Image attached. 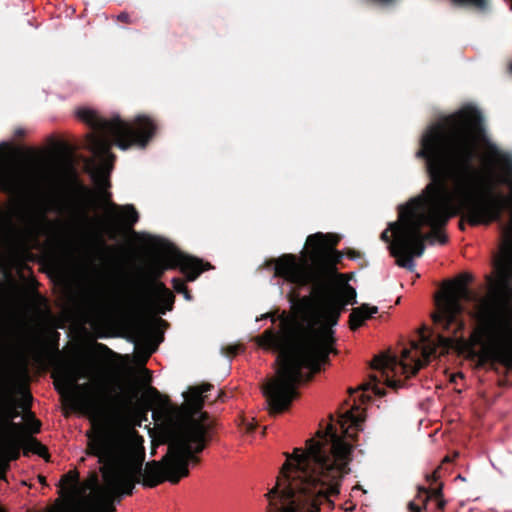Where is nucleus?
<instances>
[{
    "mask_svg": "<svg viewBox=\"0 0 512 512\" xmlns=\"http://www.w3.org/2000/svg\"><path fill=\"white\" fill-rule=\"evenodd\" d=\"M15 411H10L0 420V478L8 467V462L19 456L20 446L24 443L26 432L21 424L14 423Z\"/></svg>",
    "mask_w": 512,
    "mask_h": 512,
    "instance_id": "nucleus-11",
    "label": "nucleus"
},
{
    "mask_svg": "<svg viewBox=\"0 0 512 512\" xmlns=\"http://www.w3.org/2000/svg\"><path fill=\"white\" fill-rule=\"evenodd\" d=\"M82 269H83V273L85 274V276H86L87 278H89V277H90V275L92 274V273H91V271H89V265L84 264V265H83V267H82Z\"/></svg>",
    "mask_w": 512,
    "mask_h": 512,
    "instance_id": "nucleus-21",
    "label": "nucleus"
},
{
    "mask_svg": "<svg viewBox=\"0 0 512 512\" xmlns=\"http://www.w3.org/2000/svg\"><path fill=\"white\" fill-rule=\"evenodd\" d=\"M77 114L94 128V132L87 137L86 145L98 159V163L89 161L87 167L96 183L99 197L105 207V214L103 217L89 219V223L95 226L90 235L103 245V235L113 239L121 229L130 228L138 220V213L132 205L119 206L109 202L107 179L114 158L110 154L112 144L114 142L121 150H127L132 146L143 148L153 136L156 126L150 118L145 116H138L131 123L119 117L102 118L89 108H81Z\"/></svg>",
    "mask_w": 512,
    "mask_h": 512,
    "instance_id": "nucleus-6",
    "label": "nucleus"
},
{
    "mask_svg": "<svg viewBox=\"0 0 512 512\" xmlns=\"http://www.w3.org/2000/svg\"><path fill=\"white\" fill-rule=\"evenodd\" d=\"M30 399H31V396H30L29 394H27V393H24V394H23V403H22V405H21V406H22L23 408H24V407H26V406L28 405V403H29Z\"/></svg>",
    "mask_w": 512,
    "mask_h": 512,
    "instance_id": "nucleus-19",
    "label": "nucleus"
},
{
    "mask_svg": "<svg viewBox=\"0 0 512 512\" xmlns=\"http://www.w3.org/2000/svg\"><path fill=\"white\" fill-rule=\"evenodd\" d=\"M243 425H244V428L247 432H251L253 431V429L255 428V423H254V420L253 419H245L243 420Z\"/></svg>",
    "mask_w": 512,
    "mask_h": 512,
    "instance_id": "nucleus-17",
    "label": "nucleus"
},
{
    "mask_svg": "<svg viewBox=\"0 0 512 512\" xmlns=\"http://www.w3.org/2000/svg\"><path fill=\"white\" fill-rule=\"evenodd\" d=\"M22 446H25V448H27L28 450H32L34 453L40 456H45L47 453L46 448L32 438L28 439L26 437L24 443L20 447Z\"/></svg>",
    "mask_w": 512,
    "mask_h": 512,
    "instance_id": "nucleus-14",
    "label": "nucleus"
},
{
    "mask_svg": "<svg viewBox=\"0 0 512 512\" xmlns=\"http://www.w3.org/2000/svg\"><path fill=\"white\" fill-rule=\"evenodd\" d=\"M174 288L176 291L182 292V291H184V284L174 281Z\"/></svg>",
    "mask_w": 512,
    "mask_h": 512,
    "instance_id": "nucleus-20",
    "label": "nucleus"
},
{
    "mask_svg": "<svg viewBox=\"0 0 512 512\" xmlns=\"http://www.w3.org/2000/svg\"><path fill=\"white\" fill-rule=\"evenodd\" d=\"M76 307L82 320L94 330L107 327L119 314V306L108 298L105 288L90 281L80 286Z\"/></svg>",
    "mask_w": 512,
    "mask_h": 512,
    "instance_id": "nucleus-9",
    "label": "nucleus"
},
{
    "mask_svg": "<svg viewBox=\"0 0 512 512\" xmlns=\"http://www.w3.org/2000/svg\"><path fill=\"white\" fill-rule=\"evenodd\" d=\"M119 18H121L122 20H125L127 18V15L122 14V15L119 16Z\"/></svg>",
    "mask_w": 512,
    "mask_h": 512,
    "instance_id": "nucleus-22",
    "label": "nucleus"
},
{
    "mask_svg": "<svg viewBox=\"0 0 512 512\" xmlns=\"http://www.w3.org/2000/svg\"><path fill=\"white\" fill-rule=\"evenodd\" d=\"M179 265L187 278L192 281L204 270L208 269L201 260L179 255L170 249H163L153 255L146 263L148 273L158 276L163 271Z\"/></svg>",
    "mask_w": 512,
    "mask_h": 512,
    "instance_id": "nucleus-10",
    "label": "nucleus"
},
{
    "mask_svg": "<svg viewBox=\"0 0 512 512\" xmlns=\"http://www.w3.org/2000/svg\"><path fill=\"white\" fill-rule=\"evenodd\" d=\"M59 166L64 172H69L72 168V161L69 157L64 156L59 160Z\"/></svg>",
    "mask_w": 512,
    "mask_h": 512,
    "instance_id": "nucleus-15",
    "label": "nucleus"
},
{
    "mask_svg": "<svg viewBox=\"0 0 512 512\" xmlns=\"http://www.w3.org/2000/svg\"><path fill=\"white\" fill-rule=\"evenodd\" d=\"M510 69L512 70V65L510 66Z\"/></svg>",
    "mask_w": 512,
    "mask_h": 512,
    "instance_id": "nucleus-24",
    "label": "nucleus"
},
{
    "mask_svg": "<svg viewBox=\"0 0 512 512\" xmlns=\"http://www.w3.org/2000/svg\"><path fill=\"white\" fill-rule=\"evenodd\" d=\"M58 179L56 168L39 156L23 157L6 143H0V190L12 196L4 210H0V232L5 233L11 250L0 259V269H22L29 249L38 238L46 235L50 221L49 211L61 212V203L51 194H43L31 202L27 196L51 189Z\"/></svg>",
    "mask_w": 512,
    "mask_h": 512,
    "instance_id": "nucleus-5",
    "label": "nucleus"
},
{
    "mask_svg": "<svg viewBox=\"0 0 512 512\" xmlns=\"http://www.w3.org/2000/svg\"><path fill=\"white\" fill-rule=\"evenodd\" d=\"M510 8H511V10H512V0H511Z\"/></svg>",
    "mask_w": 512,
    "mask_h": 512,
    "instance_id": "nucleus-23",
    "label": "nucleus"
},
{
    "mask_svg": "<svg viewBox=\"0 0 512 512\" xmlns=\"http://www.w3.org/2000/svg\"><path fill=\"white\" fill-rule=\"evenodd\" d=\"M339 238L333 234L315 233L306 241V249L300 257L283 255L276 260L275 274L288 282L305 285L336 261L333 247Z\"/></svg>",
    "mask_w": 512,
    "mask_h": 512,
    "instance_id": "nucleus-8",
    "label": "nucleus"
},
{
    "mask_svg": "<svg viewBox=\"0 0 512 512\" xmlns=\"http://www.w3.org/2000/svg\"><path fill=\"white\" fill-rule=\"evenodd\" d=\"M56 390L69 406L89 417L86 432L90 453L101 460L118 462L126 471L134 470L143 455L142 439L131 407L139 389L151 381L146 368L138 373V383L119 376L92 375L79 360L58 364L53 372Z\"/></svg>",
    "mask_w": 512,
    "mask_h": 512,
    "instance_id": "nucleus-2",
    "label": "nucleus"
},
{
    "mask_svg": "<svg viewBox=\"0 0 512 512\" xmlns=\"http://www.w3.org/2000/svg\"><path fill=\"white\" fill-rule=\"evenodd\" d=\"M210 388L211 385L202 384L190 387L184 393V403L171 415L168 452L161 462H148L142 471L145 447L143 436L138 434L143 448L140 464L134 470L126 471L116 459L105 461L97 457L102 464L103 485L99 484L96 475H91L74 493L75 503L88 512H113L115 497L131 494L140 478L144 486L155 487L163 481L175 484L186 477L189 473L188 464L197 462L195 454L205 447L209 424L207 414L202 411L203 393Z\"/></svg>",
    "mask_w": 512,
    "mask_h": 512,
    "instance_id": "nucleus-4",
    "label": "nucleus"
},
{
    "mask_svg": "<svg viewBox=\"0 0 512 512\" xmlns=\"http://www.w3.org/2000/svg\"><path fill=\"white\" fill-rule=\"evenodd\" d=\"M26 426L30 432H37L39 430L40 423L37 420H32L31 422H28Z\"/></svg>",
    "mask_w": 512,
    "mask_h": 512,
    "instance_id": "nucleus-18",
    "label": "nucleus"
},
{
    "mask_svg": "<svg viewBox=\"0 0 512 512\" xmlns=\"http://www.w3.org/2000/svg\"><path fill=\"white\" fill-rule=\"evenodd\" d=\"M52 333L50 315L37 310L30 315L12 316L0 323V342L16 354L0 361V379L10 389L23 390L29 380L28 362L37 359Z\"/></svg>",
    "mask_w": 512,
    "mask_h": 512,
    "instance_id": "nucleus-7",
    "label": "nucleus"
},
{
    "mask_svg": "<svg viewBox=\"0 0 512 512\" xmlns=\"http://www.w3.org/2000/svg\"><path fill=\"white\" fill-rule=\"evenodd\" d=\"M174 296L162 283L147 286L145 295L134 299L132 305L139 311L149 314H164L172 309Z\"/></svg>",
    "mask_w": 512,
    "mask_h": 512,
    "instance_id": "nucleus-12",
    "label": "nucleus"
},
{
    "mask_svg": "<svg viewBox=\"0 0 512 512\" xmlns=\"http://www.w3.org/2000/svg\"><path fill=\"white\" fill-rule=\"evenodd\" d=\"M378 312L377 306L363 304L354 308L350 314L349 325L352 330L358 329L363 323Z\"/></svg>",
    "mask_w": 512,
    "mask_h": 512,
    "instance_id": "nucleus-13",
    "label": "nucleus"
},
{
    "mask_svg": "<svg viewBox=\"0 0 512 512\" xmlns=\"http://www.w3.org/2000/svg\"><path fill=\"white\" fill-rule=\"evenodd\" d=\"M354 303L356 291L349 285L337 294L314 292L297 303L294 315L282 322L278 333L267 330L259 337L261 347L279 350L276 375L263 388L271 413L289 407L303 368L315 373L330 353L337 352L333 327L343 307Z\"/></svg>",
    "mask_w": 512,
    "mask_h": 512,
    "instance_id": "nucleus-3",
    "label": "nucleus"
},
{
    "mask_svg": "<svg viewBox=\"0 0 512 512\" xmlns=\"http://www.w3.org/2000/svg\"><path fill=\"white\" fill-rule=\"evenodd\" d=\"M144 396L146 398H154V397L158 396V392L155 388L149 386L145 389Z\"/></svg>",
    "mask_w": 512,
    "mask_h": 512,
    "instance_id": "nucleus-16",
    "label": "nucleus"
},
{
    "mask_svg": "<svg viewBox=\"0 0 512 512\" xmlns=\"http://www.w3.org/2000/svg\"><path fill=\"white\" fill-rule=\"evenodd\" d=\"M479 141V124L470 111H460L445 124L430 127L417 156L426 159L431 182L421 196L400 208L398 221L381 234L397 265L413 270V257L424 253L426 240L446 243V235L438 229L451 217L463 212L472 225L489 224L500 218L504 207L510 208L496 264L497 277L475 304L470 337H457L465 327L460 317L464 310L461 301L471 300L467 286L470 277L461 275L445 282L436 296L433 321L448 335H438L437 341L421 336L419 342L413 341L403 349L399 361L388 355L376 356L372 362L376 373L361 385L363 390L381 396L384 392L378 387L380 382L394 389L400 387L397 377L414 375L438 348H454L476 357L481 364L512 366V158L487 145L479 155L480 165L473 166Z\"/></svg>",
    "mask_w": 512,
    "mask_h": 512,
    "instance_id": "nucleus-1",
    "label": "nucleus"
}]
</instances>
